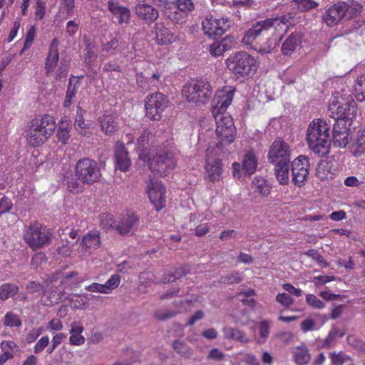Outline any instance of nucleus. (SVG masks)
<instances>
[{"mask_svg":"<svg viewBox=\"0 0 365 365\" xmlns=\"http://www.w3.org/2000/svg\"><path fill=\"white\" fill-rule=\"evenodd\" d=\"M56 127L54 118L48 114L32 119L26 130L28 144L34 148L41 146L53 135Z\"/></svg>","mask_w":365,"mask_h":365,"instance_id":"f03ea898","label":"nucleus"},{"mask_svg":"<svg viewBox=\"0 0 365 365\" xmlns=\"http://www.w3.org/2000/svg\"><path fill=\"white\" fill-rule=\"evenodd\" d=\"M209 52L212 56L219 57L222 56L226 50L222 47L220 41H217L209 45Z\"/></svg>","mask_w":365,"mask_h":365,"instance_id":"09e8293b","label":"nucleus"},{"mask_svg":"<svg viewBox=\"0 0 365 365\" xmlns=\"http://www.w3.org/2000/svg\"><path fill=\"white\" fill-rule=\"evenodd\" d=\"M176 6L178 10L185 14L194 9V4L192 0H177Z\"/></svg>","mask_w":365,"mask_h":365,"instance_id":"864d4df0","label":"nucleus"},{"mask_svg":"<svg viewBox=\"0 0 365 365\" xmlns=\"http://www.w3.org/2000/svg\"><path fill=\"white\" fill-rule=\"evenodd\" d=\"M115 169L122 172H127L131 165V160L128 152L123 144L117 145L115 148Z\"/></svg>","mask_w":365,"mask_h":365,"instance_id":"393cba45","label":"nucleus"},{"mask_svg":"<svg viewBox=\"0 0 365 365\" xmlns=\"http://www.w3.org/2000/svg\"><path fill=\"white\" fill-rule=\"evenodd\" d=\"M235 92V88L232 86H225L217 91L212 100V113H228L227 109L233 100Z\"/></svg>","mask_w":365,"mask_h":365,"instance_id":"f3484780","label":"nucleus"},{"mask_svg":"<svg viewBox=\"0 0 365 365\" xmlns=\"http://www.w3.org/2000/svg\"><path fill=\"white\" fill-rule=\"evenodd\" d=\"M286 16L269 18L257 21L245 31L242 43L259 53H269L287 32Z\"/></svg>","mask_w":365,"mask_h":365,"instance_id":"f257e3e1","label":"nucleus"},{"mask_svg":"<svg viewBox=\"0 0 365 365\" xmlns=\"http://www.w3.org/2000/svg\"><path fill=\"white\" fill-rule=\"evenodd\" d=\"M34 16L37 21L43 20L46 14V3L43 0H34Z\"/></svg>","mask_w":365,"mask_h":365,"instance_id":"a18cd8bd","label":"nucleus"},{"mask_svg":"<svg viewBox=\"0 0 365 365\" xmlns=\"http://www.w3.org/2000/svg\"><path fill=\"white\" fill-rule=\"evenodd\" d=\"M227 68L237 77L254 73L257 68V60L246 51L232 53L226 60Z\"/></svg>","mask_w":365,"mask_h":365,"instance_id":"6e6552de","label":"nucleus"},{"mask_svg":"<svg viewBox=\"0 0 365 365\" xmlns=\"http://www.w3.org/2000/svg\"><path fill=\"white\" fill-rule=\"evenodd\" d=\"M26 289L29 293H43L44 287L38 282L31 281L26 284Z\"/></svg>","mask_w":365,"mask_h":365,"instance_id":"680f3d73","label":"nucleus"},{"mask_svg":"<svg viewBox=\"0 0 365 365\" xmlns=\"http://www.w3.org/2000/svg\"><path fill=\"white\" fill-rule=\"evenodd\" d=\"M355 146V153L358 155H361L365 152V126L358 131Z\"/></svg>","mask_w":365,"mask_h":365,"instance_id":"49530a36","label":"nucleus"},{"mask_svg":"<svg viewBox=\"0 0 365 365\" xmlns=\"http://www.w3.org/2000/svg\"><path fill=\"white\" fill-rule=\"evenodd\" d=\"M216 123V135L219 141L213 148L222 150L224 146L232 143L237 135V130L230 113L212 114Z\"/></svg>","mask_w":365,"mask_h":365,"instance_id":"0eeeda50","label":"nucleus"},{"mask_svg":"<svg viewBox=\"0 0 365 365\" xmlns=\"http://www.w3.org/2000/svg\"><path fill=\"white\" fill-rule=\"evenodd\" d=\"M122 41L120 38L113 37L110 41L101 45V50L109 55H115L120 51Z\"/></svg>","mask_w":365,"mask_h":365,"instance_id":"f704fd0d","label":"nucleus"},{"mask_svg":"<svg viewBox=\"0 0 365 365\" xmlns=\"http://www.w3.org/2000/svg\"><path fill=\"white\" fill-rule=\"evenodd\" d=\"M121 282V277L118 274H114L103 284L106 294H110L115 289Z\"/></svg>","mask_w":365,"mask_h":365,"instance_id":"c03bdc74","label":"nucleus"},{"mask_svg":"<svg viewBox=\"0 0 365 365\" xmlns=\"http://www.w3.org/2000/svg\"><path fill=\"white\" fill-rule=\"evenodd\" d=\"M291 149L289 145L282 138H276L271 144L267 154L271 163H289Z\"/></svg>","mask_w":365,"mask_h":365,"instance_id":"4468645a","label":"nucleus"},{"mask_svg":"<svg viewBox=\"0 0 365 365\" xmlns=\"http://www.w3.org/2000/svg\"><path fill=\"white\" fill-rule=\"evenodd\" d=\"M173 348L178 354L184 358H189L192 354V350L185 343L179 340H175L173 343Z\"/></svg>","mask_w":365,"mask_h":365,"instance_id":"37998d69","label":"nucleus"},{"mask_svg":"<svg viewBox=\"0 0 365 365\" xmlns=\"http://www.w3.org/2000/svg\"><path fill=\"white\" fill-rule=\"evenodd\" d=\"M243 279L244 275L242 272L234 271L222 276L219 282L225 284H234L241 282Z\"/></svg>","mask_w":365,"mask_h":365,"instance_id":"a19ab883","label":"nucleus"},{"mask_svg":"<svg viewBox=\"0 0 365 365\" xmlns=\"http://www.w3.org/2000/svg\"><path fill=\"white\" fill-rule=\"evenodd\" d=\"M306 303L311 307L321 309L325 307L324 303L313 294L306 295Z\"/></svg>","mask_w":365,"mask_h":365,"instance_id":"de8ad7c7","label":"nucleus"},{"mask_svg":"<svg viewBox=\"0 0 365 365\" xmlns=\"http://www.w3.org/2000/svg\"><path fill=\"white\" fill-rule=\"evenodd\" d=\"M350 129L346 122L336 121L333 126V141L336 146L344 148L349 143Z\"/></svg>","mask_w":365,"mask_h":365,"instance_id":"b1692460","label":"nucleus"},{"mask_svg":"<svg viewBox=\"0 0 365 365\" xmlns=\"http://www.w3.org/2000/svg\"><path fill=\"white\" fill-rule=\"evenodd\" d=\"M83 327L79 322H74L71 324L70 342L72 345H81L84 343L85 339L81 335Z\"/></svg>","mask_w":365,"mask_h":365,"instance_id":"72a5a7b5","label":"nucleus"},{"mask_svg":"<svg viewBox=\"0 0 365 365\" xmlns=\"http://www.w3.org/2000/svg\"><path fill=\"white\" fill-rule=\"evenodd\" d=\"M86 113L80 106H77L76 115L75 117V126L79 128H86L87 124L85 123L83 114Z\"/></svg>","mask_w":365,"mask_h":365,"instance_id":"4d7b16f0","label":"nucleus"},{"mask_svg":"<svg viewBox=\"0 0 365 365\" xmlns=\"http://www.w3.org/2000/svg\"><path fill=\"white\" fill-rule=\"evenodd\" d=\"M182 95L189 103L205 104L212 95L210 83L205 79H192L185 84Z\"/></svg>","mask_w":365,"mask_h":365,"instance_id":"423d86ee","label":"nucleus"},{"mask_svg":"<svg viewBox=\"0 0 365 365\" xmlns=\"http://www.w3.org/2000/svg\"><path fill=\"white\" fill-rule=\"evenodd\" d=\"M222 47L225 48L226 51H230L234 48L237 45V41L234 36L227 35L220 40Z\"/></svg>","mask_w":365,"mask_h":365,"instance_id":"13d9d810","label":"nucleus"},{"mask_svg":"<svg viewBox=\"0 0 365 365\" xmlns=\"http://www.w3.org/2000/svg\"><path fill=\"white\" fill-rule=\"evenodd\" d=\"M63 297L64 294L61 291H57L55 289L48 293L44 291L41 300L44 305L52 306L53 304H58Z\"/></svg>","mask_w":365,"mask_h":365,"instance_id":"c9c22d12","label":"nucleus"},{"mask_svg":"<svg viewBox=\"0 0 365 365\" xmlns=\"http://www.w3.org/2000/svg\"><path fill=\"white\" fill-rule=\"evenodd\" d=\"M230 19L227 17H217L212 15L207 16L202 21V29L210 38L222 36L230 27Z\"/></svg>","mask_w":365,"mask_h":365,"instance_id":"ddd939ff","label":"nucleus"},{"mask_svg":"<svg viewBox=\"0 0 365 365\" xmlns=\"http://www.w3.org/2000/svg\"><path fill=\"white\" fill-rule=\"evenodd\" d=\"M78 178L76 179L73 177L71 178H68L67 180V189L69 192L73 193L78 192L81 187H80V184L78 182Z\"/></svg>","mask_w":365,"mask_h":365,"instance_id":"0e129e2a","label":"nucleus"},{"mask_svg":"<svg viewBox=\"0 0 365 365\" xmlns=\"http://www.w3.org/2000/svg\"><path fill=\"white\" fill-rule=\"evenodd\" d=\"M276 301L283 307H290L294 304L293 298L287 293H279L276 296Z\"/></svg>","mask_w":365,"mask_h":365,"instance_id":"3c124183","label":"nucleus"},{"mask_svg":"<svg viewBox=\"0 0 365 365\" xmlns=\"http://www.w3.org/2000/svg\"><path fill=\"white\" fill-rule=\"evenodd\" d=\"M36 36V28L34 25L31 26L26 34L24 43L28 45L32 46Z\"/></svg>","mask_w":365,"mask_h":365,"instance_id":"69168bd1","label":"nucleus"},{"mask_svg":"<svg viewBox=\"0 0 365 365\" xmlns=\"http://www.w3.org/2000/svg\"><path fill=\"white\" fill-rule=\"evenodd\" d=\"M176 165L174 155L170 151H160L149 160V168L153 175L164 177Z\"/></svg>","mask_w":365,"mask_h":365,"instance_id":"f8f14e48","label":"nucleus"},{"mask_svg":"<svg viewBox=\"0 0 365 365\" xmlns=\"http://www.w3.org/2000/svg\"><path fill=\"white\" fill-rule=\"evenodd\" d=\"M103 71L105 72L116 71L121 73L123 69L115 61H110L104 64Z\"/></svg>","mask_w":365,"mask_h":365,"instance_id":"e2e57ef3","label":"nucleus"},{"mask_svg":"<svg viewBox=\"0 0 365 365\" xmlns=\"http://www.w3.org/2000/svg\"><path fill=\"white\" fill-rule=\"evenodd\" d=\"M331 164L327 160H322L319 164L316 170V175L321 180L328 179L331 177Z\"/></svg>","mask_w":365,"mask_h":365,"instance_id":"ea45409f","label":"nucleus"},{"mask_svg":"<svg viewBox=\"0 0 365 365\" xmlns=\"http://www.w3.org/2000/svg\"><path fill=\"white\" fill-rule=\"evenodd\" d=\"M68 64L66 61H61L56 70L55 79L58 81L65 80L68 76Z\"/></svg>","mask_w":365,"mask_h":365,"instance_id":"8fccbe9b","label":"nucleus"},{"mask_svg":"<svg viewBox=\"0 0 365 365\" xmlns=\"http://www.w3.org/2000/svg\"><path fill=\"white\" fill-rule=\"evenodd\" d=\"M156 39L158 44L168 45L175 42L178 37L162 23H157L155 25Z\"/></svg>","mask_w":365,"mask_h":365,"instance_id":"bb28decb","label":"nucleus"},{"mask_svg":"<svg viewBox=\"0 0 365 365\" xmlns=\"http://www.w3.org/2000/svg\"><path fill=\"white\" fill-rule=\"evenodd\" d=\"M349 6L345 2L336 4L323 14V20L328 26L337 24L349 11Z\"/></svg>","mask_w":365,"mask_h":365,"instance_id":"a211bd4d","label":"nucleus"},{"mask_svg":"<svg viewBox=\"0 0 365 365\" xmlns=\"http://www.w3.org/2000/svg\"><path fill=\"white\" fill-rule=\"evenodd\" d=\"M101 244L100 232L97 230H92L83 235L81 247L85 252H91L98 249Z\"/></svg>","mask_w":365,"mask_h":365,"instance_id":"a878e982","label":"nucleus"},{"mask_svg":"<svg viewBox=\"0 0 365 365\" xmlns=\"http://www.w3.org/2000/svg\"><path fill=\"white\" fill-rule=\"evenodd\" d=\"M329 116L336 121L345 122L351 120L356 114V103L352 96L336 93L331 98L328 107Z\"/></svg>","mask_w":365,"mask_h":365,"instance_id":"20e7f679","label":"nucleus"},{"mask_svg":"<svg viewBox=\"0 0 365 365\" xmlns=\"http://www.w3.org/2000/svg\"><path fill=\"white\" fill-rule=\"evenodd\" d=\"M60 42L57 38H53L48 48V53L45 58L44 69L46 76L54 71L59 61L58 47Z\"/></svg>","mask_w":365,"mask_h":365,"instance_id":"6ab92c4d","label":"nucleus"},{"mask_svg":"<svg viewBox=\"0 0 365 365\" xmlns=\"http://www.w3.org/2000/svg\"><path fill=\"white\" fill-rule=\"evenodd\" d=\"M294 357L298 365H306L310 360V354L307 346L297 347L294 351Z\"/></svg>","mask_w":365,"mask_h":365,"instance_id":"e433bc0d","label":"nucleus"},{"mask_svg":"<svg viewBox=\"0 0 365 365\" xmlns=\"http://www.w3.org/2000/svg\"><path fill=\"white\" fill-rule=\"evenodd\" d=\"M223 332L225 338L236 339L241 342H247V338L240 330L231 327H226L223 329Z\"/></svg>","mask_w":365,"mask_h":365,"instance_id":"79ce46f5","label":"nucleus"},{"mask_svg":"<svg viewBox=\"0 0 365 365\" xmlns=\"http://www.w3.org/2000/svg\"><path fill=\"white\" fill-rule=\"evenodd\" d=\"M190 271L188 266H183L175 269L173 273L167 274L163 279L162 282H173L178 279L185 276Z\"/></svg>","mask_w":365,"mask_h":365,"instance_id":"58836bf2","label":"nucleus"},{"mask_svg":"<svg viewBox=\"0 0 365 365\" xmlns=\"http://www.w3.org/2000/svg\"><path fill=\"white\" fill-rule=\"evenodd\" d=\"M76 176L84 184L92 185L99 181L101 172L97 162L88 158L77 161L75 166Z\"/></svg>","mask_w":365,"mask_h":365,"instance_id":"9b49d317","label":"nucleus"},{"mask_svg":"<svg viewBox=\"0 0 365 365\" xmlns=\"http://www.w3.org/2000/svg\"><path fill=\"white\" fill-rule=\"evenodd\" d=\"M335 277L328 275H319L314 277V282L317 287L334 281Z\"/></svg>","mask_w":365,"mask_h":365,"instance_id":"338daca9","label":"nucleus"},{"mask_svg":"<svg viewBox=\"0 0 365 365\" xmlns=\"http://www.w3.org/2000/svg\"><path fill=\"white\" fill-rule=\"evenodd\" d=\"M12 207L13 203L9 197L3 196L0 199V215L10 212Z\"/></svg>","mask_w":365,"mask_h":365,"instance_id":"6e6d98bb","label":"nucleus"},{"mask_svg":"<svg viewBox=\"0 0 365 365\" xmlns=\"http://www.w3.org/2000/svg\"><path fill=\"white\" fill-rule=\"evenodd\" d=\"M307 142L309 148L319 156H325L329 153L330 129L322 119H314L307 130Z\"/></svg>","mask_w":365,"mask_h":365,"instance_id":"7ed1b4c3","label":"nucleus"},{"mask_svg":"<svg viewBox=\"0 0 365 365\" xmlns=\"http://www.w3.org/2000/svg\"><path fill=\"white\" fill-rule=\"evenodd\" d=\"M71 125L66 118H61L57 128L56 137L58 140L63 145H66L70 139Z\"/></svg>","mask_w":365,"mask_h":365,"instance_id":"c85d7f7f","label":"nucleus"},{"mask_svg":"<svg viewBox=\"0 0 365 365\" xmlns=\"http://www.w3.org/2000/svg\"><path fill=\"white\" fill-rule=\"evenodd\" d=\"M101 225L103 228L108 229L113 227L114 223L113 215L108 213H103L100 215Z\"/></svg>","mask_w":365,"mask_h":365,"instance_id":"052dcab7","label":"nucleus"},{"mask_svg":"<svg viewBox=\"0 0 365 365\" xmlns=\"http://www.w3.org/2000/svg\"><path fill=\"white\" fill-rule=\"evenodd\" d=\"M107 4L108 11L117 19L119 24H128L130 21V12L128 7L122 6L116 0H109Z\"/></svg>","mask_w":365,"mask_h":365,"instance_id":"4be33fe9","label":"nucleus"},{"mask_svg":"<svg viewBox=\"0 0 365 365\" xmlns=\"http://www.w3.org/2000/svg\"><path fill=\"white\" fill-rule=\"evenodd\" d=\"M305 255L314 260H315L319 264H323L324 267H327L329 264L325 261L324 257L316 250L311 249L309 250Z\"/></svg>","mask_w":365,"mask_h":365,"instance_id":"5fc2aeb1","label":"nucleus"},{"mask_svg":"<svg viewBox=\"0 0 365 365\" xmlns=\"http://www.w3.org/2000/svg\"><path fill=\"white\" fill-rule=\"evenodd\" d=\"M145 115L153 121H159L165 109L170 105L168 97L161 92H155L145 98Z\"/></svg>","mask_w":365,"mask_h":365,"instance_id":"9d476101","label":"nucleus"},{"mask_svg":"<svg viewBox=\"0 0 365 365\" xmlns=\"http://www.w3.org/2000/svg\"><path fill=\"white\" fill-rule=\"evenodd\" d=\"M101 131L108 136L115 135L120 128V118L115 113L103 114L98 119Z\"/></svg>","mask_w":365,"mask_h":365,"instance_id":"aec40b11","label":"nucleus"},{"mask_svg":"<svg viewBox=\"0 0 365 365\" xmlns=\"http://www.w3.org/2000/svg\"><path fill=\"white\" fill-rule=\"evenodd\" d=\"M79 82H76L74 85H72L71 80L70 79L66 93V97L73 100L76 97Z\"/></svg>","mask_w":365,"mask_h":365,"instance_id":"774afa93","label":"nucleus"},{"mask_svg":"<svg viewBox=\"0 0 365 365\" xmlns=\"http://www.w3.org/2000/svg\"><path fill=\"white\" fill-rule=\"evenodd\" d=\"M139 217L133 213L122 215L115 228L120 235H126L138 227Z\"/></svg>","mask_w":365,"mask_h":365,"instance_id":"5701e85b","label":"nucleus"},{"mask_svg":"<svg viewBox=\"0 0 365 365\" xmlns=\"http://www.w3.org/2000/svg\"><path fill=\"white\" fill-rule=\"evenodd\" d=\"M297 9L305 11L315 8L318 4L314 0H295Z\"/></svg>","mask_w":365,"mask_h":365,"instance_id":"603ef678","label":"nucleus"},{"mask_svg":"<svg viewBox=\"0 0 365 365\" xmlns=\"http://www.w3.org/2000/svg\"><path fill=\"white\" fill-rule=\"evenodd\" d=\"M276 178L281 185H287L289 181V163H273Z\"/></svg>","mask_w":365,"mask_h":365,"instance_id":"7c9ffc66","label":"nucleus"},{"mask_svg":"<svg viewBox=\"0 0 365 365\" xmlns=\"http://www.w3.org/2000/svg\"><path fill=\"white\" fill-rule=\"evenodd\" d=\"M146 192L155 210L160 211L165 207L166 191L162 181L149 180L147 182Z\"/></svg>","mask_w":365,"mask_h":365,"instance_id":"2eb2a0df","label":"nucleus"},{"mask_svg":"<svg viewBox=\"0 0 365 365\" xmlns=\"http://www.w3.org/2000/svg\"><path fill=\"white\" fill-rule=\"evenodd\" d=\"M258 160L253 150H248L242 157V168L244 174L248 176L253 175L257 168Z\"/></svg>","mask_w":365,"mask_h":365,"instance_id":"cd10ccee","label":"nucleus"},{"mask_svg":"<svg viewBox=\"0 0 365 365\" xmlns=\"http://www.w3.org/2000/svg\"><path fill=\"white\" fill-rule=\"evenodd\" d=\"M299 39L297 34H291L282 43L281 51L282 54L290 56L299 45Z\"/></svg>","mask_w":365,"mask_h":365,"instance_id":"2f4dec72","label":"nucleus"},{"mask_svg":"<svg viewBox=\"0 0 365 365\" xmlns=\"http://www.w3.org/2000/svg\"><path fill=\"white\" fill-rule=\"evenodd\" d=\"M19 287L11 283H4L0 285V299L6 300L16 295L19 292Z\"/></svg>","mask_w":365,"mask_h":365,"instance_id":"4c0bfd02","label":"nucleus"},{"mask_svg":"<svg viewBox=\"0 0 365 365\" xmlns=\"http://www.w3.org/2000/svg\"><path fill=\"white\" fill-rule=\"evenodd\" d=\"M292 182L296 186L301 187L307 181L309 158L305 155H299L292 162Z\"/></svg>","mask_w":365,"mask_h":365,"instance_id":"dca6fc26","label":"nucleus"},{"mask_svg":"<svg viewBox=\"0 0 365 365\" xmlns=\"http://www.w3.org/2000/svg\"><path fill=\"white\" fill-rule=\"evenodd\" d=\"M252 189L254 192H257L263 197H267L269 195L271 187L267 181L261 177H255L252 182Z\"/></svg>","mask_w":365,"mask_h":365,"instance_id":"473e14b6","label":"nucleus"},{"mask_svg":"<svg viewBox=\"0 0 365 365\" xmlns=\"http://www.w3.org/2000/svg\"><path fill=\"white\" fill-rule=\"evenodd\" d=\"M356 90L359 92V96L361 95V100H365V72L357 78Z\"/></svg>","mask_w":365,"mask_h":365,"instance_id":"bf43d9fd","label":"nucleus"},{"mask_svg":"<svg viewBox=\"0 0 365 365\" xmlns=\"http://www.w3.org/2000/svg\"><path fill=\"white\" fill-rule=\"evenodd\" d=\"M52 235V232L46 225L33 222L25 226L23 239L33 251H36L48 245Z\"/></svg>","mask_w":365,"mask_h":365,"instance_id":"39448f33","label":"nucleus"},{"mask_svg":"<svg viewBox=\"0 0 365 365\" xmlns=\"http://www.w3.org/2000/svg\"><path fill=\"white\" fill-rule=\"evenodd\" d=\"M134 13L137 17L150 24L155 21L158 16V11L153 6L148 4H138L134 8Z\"/></svg>","mask_w":365,"mask_h":365,"instance_id":"412c9836","label":"nucleus"},{"mask_svg":"<svg viewBox=\"0 0 365 365\" xmlns=\"http://www.w3.org/2000/svg\"><path fill=\"white\" fill-rule=\"evenodd\" d=\"M223 150L210 145L205 150V179L215 183L222 179L223 163L220 156Z\"/></svg>","mask_w":365,"mask_h":365,"instance_id":"1a4fd4ad","label":"nucleus"},{"mask_svg":"<svg viewBox=\"0 0 365 365\" xmlns=\"http://www.w3.org/2000/svg\"><path fill=\"white\" fill-rule=\"evenodd\" d=\"M95 297L94 295L87 293L72 294L69 299L71 307L83 309L89 304V302L93 300Z\"/></svg>","mask_w":365,"mask_h":365,"instance_id":"c756f323","label":"nucleus"}]
</instances>
